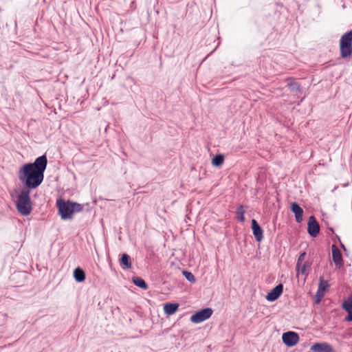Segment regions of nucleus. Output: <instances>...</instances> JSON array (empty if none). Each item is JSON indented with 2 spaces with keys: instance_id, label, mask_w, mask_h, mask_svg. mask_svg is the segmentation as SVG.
I'll list each match as a JSON object with an SVG mask.
<instances>
[{
  "instance_id": "obj_1",
  "label": "nucleus",
  "mask_w": 352,
  "mask_h": 352,
  "mask_svg": "<svg viewBox=\"0 0 352 352\" xmlns=\"http://www.w3.org/2000/svg\"><path fill=\"white\" fill-rule=\"evenodd\" d=\"M47 164L45 155L37 157L33 163L24 164L18 171L19 181L25 189H34L41 185L44 179V172Z\"/></svg>"
},
{
  "instance_id": "obj_2",
  "label": "nucleus",
  "mask_w": 352,
  "mask_h": 352,
  "mask_svg": "<svg viewBox=\"0 0 352 352\" xmlns=\"http://www.w3.org/2000/svg\"><path fill=\"white\" fill-rule=\"evenodd\" d=\"M30 193V190L23 188L17 196L16 200V209L23 216L30 214L32 210Z\"/></svg>"
},
{
  "instance_id": "obj_3",
  "label": "nucleus",
  "mask_w": 352,
  "mask_h": 352,
  "mask_svg": "<svg viewBox=\"0 0 352 352\" xmlns=\"http://www.w3.org/2000/svg\"><path fill=\"white\" fill-rule=\"evenodd\" d=\"M57 206L58 212L63 219H70L74 212L82 210V205L69 201L58 200Z\"/></svg>"
},
{
  "instance_id": "obj_4",
  "label": "nucleus",
  "mask_w": 352,
  "mask_h": 352,
  "mask_svg": "<svg viewBox=\"0 0 352 352\" xmlns=\"http://www.w3.org/2000/svg\"><path fill=\"white\" fill-rule=\"evenodd\" d=\"M340 52L342 58L352 56V30L344 33L340 39Z\"/></svg>"
},
{
  "instance_id": "obj_5",
  "label": "nucleus",
  "mask_w": 352,
  "mask_h": 352,
  "mask_svg": "<svg viewBox=\"0 0 352 352\" xmlns=\"http://www.w3.org/2000/svg\"><path fill=\"white\" fill-rule=\"evenodd\" d=\"M213 311L211 308H205L197 311L190 317V321L193 323H200L210 318Z\"/></svg>"
},
{
  "instance_id": "obj_6",
  "label": "nucleus",
  "mask_w": 352,
  "mask_h": 352,
  "mask_svg": "<svg viewBox=\"0 0 352 352\" xmlns=\"http://www.w3.org/2000/svg\"><path fill=\"white\" fill-rule=\"evenodd\" d=\"M283 342L287 346H294L299 342V336L294 331H287L282 336Z\"/></svg>"
},
{
  "instance_id": "obj_7",
  "label": "nucleus",
  "mask_w": 352,
  "mask_h": 352,
  "mask_svg": "<svg viewBox=\"0 0 352 352\" xmlns=\"http://www.w3.org/2000/svg\"><path fill=\"white\" fill-rule=\"evenodd\" d=\"M307 231L313 237H316L320 232V226L314 216L309 218Z\"/></svg>"
},
{
  "instance_id": "obj_8",
  "label": "nucleus",
  "mask_w": 352,
  "mask_h": 352,
  "mask_svg": "<svg viewBox=\"0 0 352 352\" xmlns=\"http://www.w3.org/2000/svg\"><path fill=\"white\" fill-rule=\"evenodd\" d=\"M313 352H333L332 346L327 342H317L311 346Z\"/></svg>"
},
{
  "instance_id": "obj_9",
  "label": "nucleus",
  "mask_w": 352,
  "mask_h": 352,
  "mask_svg": "<svg viewBox=\"0 0 352 352\" xmlns=\"http://www.w3.org/2000/svg\"><path fill=\"white\" fill-rule=\"evenodd\" d=\"M283 292V285L278 284L274 287L266 296V299L268 301H274L279 298Z\"/></svg>"
},
{
  "instance_id": "obj_10",
  "label": "nucleus",
  "mask_w": 352,
  "mask_h": 352,
  "mask_svg": "<svg viewBox=\"0 0 352 352\" xmlns=\"http://www.w3.org/2000/svg\"><path fill=\"white\" fill-rule=\"evenodd\" d=\"M331 249L333 261L337 267H340L343 265L341 252L336 245H333Z\"/></svg>"
},
{
  "instance_id": "obj_11",
  "label": "nucleus",
  "mask_w": 352,
  "mask_h": 352,
  "mask_svg": "<svg viewBox=\"0 0 352 352\" xmlns=\"http://www.w3.org/2000/svg\"><path fill=\"white\" fill-rule=\"evenodd\" d=\"M252 229L256 240L261 241L263 238V230L255 219L252 220Z\"/></svg>"
},
{
  "instance_id": "obj_12",
  "label": "nucleus",
  "mask_w": 352,
  "mask_h": 352,
  "mask_svg": "<svg viewBox=\"0 0 352 352\" xmlns=\"http://www.w3.org/2000/svg\"><path fill=\"white\" fill-rule=\"evenodd\" d=\"M291 210L294 213L296 221L298 223L302 220L303 210L302 208L296 202H293L291 204Z\"/></svg>"
},
{
  "instance_id": "obj_13",
  "label": "nucleus",
  "mask_w": 352,
  "mask_h": 352,
  "mask_svg": "<svg viewBox=\"0 0 352 352\" xmlns=\"http://www.w3.org/2000/svg\"><path fill=\"white\" fill-rule=\"evenodd\" d=\"M178 308V303H166L164 305V313L168 316L174 314Z\"/></svg>"
},
{
  "instance_id": "obj_14",
  "label": "nucleus",
  "mask_w": 352,
  "mask_h": 352,
  "mask_svg": "<svg viewBox=\"0 0 352 352\" xmlns=\"http://www.w3.org/2000/svg\"><path fill=\"white\" fill-rule=\"evenodd\" d=\"M120 265L122 266L124 269H131L132 267V263L131 261L130 256L126 254H122L120 260Z\"/></svg>"
},
{
  "instance_id": "obj_15",
  "label": "nucleus",
  "mask_w": 352,
  "mask_h": 352,
  "mask_svg": "<svg viewBox=\"0 0 352 352\" xmlns=\"http://www.w3.org/2000/svg\"><path fill=\"white\" fill-rule=\"evenodd\" d=\"M328 287V282L327 280H324L322 278H320L318 289V296L323 297L324 295V292L327 289Z\"/></svg>"
},
{
  "instance_id": "obj_16",
  "label": "nucleus",
  "mask_w": 352,
  "mask_h": 352,
  "mask_svg": "<svg viewBox=\"0 0 352 352\" xmlns=\"http://www.w3.org/2000/svg\"><path fill=\"white\" fill-rule=\"evenodd\" d=\"M74 276L75 280L79 283L83 282L85 279V272L79 267L76 268L74 270Z\"/></svg>"
},
{
  "instance_id": "obj_17",
  "label": "nucleus",
  "mask_w": 352,
  "mask_h": 352,
  "mask_svg": "<svg viewBox=\"0 0 352 352\" xmlns=\"http://www.w3.org/2000/svg\"><path fill=\"white\" fill-rule=\"evenodd\" d=\"M245 210L244 207L242 205L239 206L236 211V214L238 221L241 223H243L245 221Z\"/></svg>"
},
{
  "instance_id": "obj_18",
  "label": "nucleus",
  "mask_w": 352,
  "mask_h": 352,
  "mask_svg": "<svg viewBox=\"0 0 352 352\" xmlns=\"http://www.w3.org/2000/svg\"><path fill=\"white\" fill-rule=\"evenodd\" d=\"M224 162V156L221 154L216 155L212 160V164L214 166L219 167Z\"/></svg>"
},
{
  "instance_id": "obj_19",
  "label": "nucleus",
  "mask_w": 352,
  "mask_h": 352,
  "mask_svg": "<svg viewBox=\"0 0 352 352\" xmlns=\"http://www.w3.org/2000/svg\"><path fill=\"white\" fill-rule=\"evenodd\" d=\"M287 86L291 89V91H298V92L300 91V85L297 82L294 81L292 78H288L287 80Z\"/></svg>"
},
{
  "instance_id": "obj_20",
  "label": "nucleus",
  "mask_w": 352,
  "mask_h": 352,
  "mask_svg": "<svg viewBox=\"0 0 352 352\" xmlns=\"http://www.w3.org/2000/svg\"><path fill=\"white\" fill-rule=\"evenodd\" d=\"M133 282L136 286L142 289H146L148 288L146 282L140 277H133Z\"/></svg>"
},
{
  "instance_id": "obj_21",
  "label": "nucleus",
  "mask_w": 352,
  "mask_h": 352,
  "mask_svg": "<svg viewBox=\"0 0 352 352\" xmlns=\"http://www.w3.org/2000/svg\"><path fill=\"white\" fill-rule=\"evenodd\" d=\"M296 270L298 274H301L302 275L307 274V265L305 263H300V258L298 259V261L296 265Z\"/></svg>"
},
{
  "instance_id": "obj_22",
  "label": "nucleus",
  "mask_w": 352,
  "mask_h": 352,
  "mask_svg": "<svg viewBox=\"0 0 352 352\" xmlns=\"http://www.w3.org/2000/svg\"><path fill=\"white\" fill-rule=\"evenodd\" d=\"M342 308L345 311L352 310V294L348 298V299L343 302Z\"/></svg>"
},
{
  "instance_id": "obj_23",
  "label": "nucleus",
  "mask_w": 352,
  "mask_h": 352,
  "mask_svg": "<svg viewBox=\"0 0 352 352\" xmlns=\"http://www.w3.org/2000/svg\"><path fill=\"white\" fill-rule=\"evenodd\" d=\"M183 274L188 281L191 283H194L195 281V276L191 272L184 271Z\"/></svg>"
},
{
  "instance_id": "obj_24",
  "label": "nucleus",
  "mask_w": 352,
  "mask_h": 352,
  "mask_svg": "<svg viewBox=\"0 0 352 352\" xmlns=\"http://www.w3.org/2000/svg\"><path fill=\"white\" fill-rule=\"evenodd\" d=\"M348 316L345 318L346 321H352V310L346 311Z\"/></svg>"
},
{
  "instance_id": "obj_25",
  "label": "nucleus",
  "mask_w": 352,
  "mask_h": 352,
  "mask_svg": "<svg viewBox=\"0 0 352 352\" xmlns=\"http://www.w3.org/2000/svg\"><path fill=\"white\" fill-rule=\"evenodd\" d=\"M323 297H320V296H318V292L316 293V302L318 303L320 302V301L321 300V299Z\"/></svg>"
},
{
  "instance_id": "obj_26",
  "label": "nucleus",
  "mask_w": 352,
  "mask_h": 352,
  "mask_svg": "<svg viewBox=\"0 0 352 352\" xmlns=\"http://www.w3.org/2000/svg\"><path fill=\"white\" fill-rule=\"evenodd\" d=\"M341 246H342V248H343L344 250H346V248H345V247H344V245L343 244H341Z\"/></svg>"
}]
</instances>
